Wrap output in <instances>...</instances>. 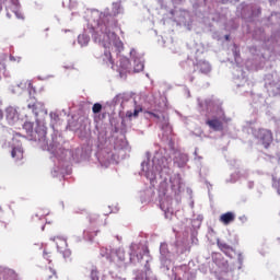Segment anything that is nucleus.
<instances>
[{
  "label": "nucleus",
  "mask_w": 280,
  "mask_h": 280,
  "mask_svg": "<svg viewBox=\"0 0 280 280\" xmlns=\"http://www.w3.org/2000/svg\"><path fill=\"white\" fill-rule=\"evenodd\" d=\"M225 40H229V35L225 36Z\"/></svg>",
  "instance_id": "c756f323"
},
{
  "label": "nucleus",
  "mask_w": 280,
  "mask_h": 280,
  "mask_svg": "<svg viewBox=\"0 0 280 280\" xmlns=\"http://www.w3.org/2000/svg\"><path fill=\"white\" fill-rule=\"evenodd\" d=\"M23 128H24V130H26V132H33L34 122L26 121V122H24Z\"/></svg>",
  "instance_id": "2eb2a0df"
},
{
  "label": "nucleus",
  "mask_w": 280,
  "mask_h": 280,
  "mask_svg": "<svg viewBox=\"0 0 280 280\" xmlns=\"http://www.w3.org/2000/svg\"><path fill=\"white\" fill-rule=\"evenodd\" d=\"M206 124L211 128V130H214V132H221V130H224V124H222V120L218 119V117L208 119Z\"/></svg>",
  "instance_id": "7ed1b4c3"
},
{
  "label": "nucleus",
  "mask_w": 280,
  "mask_h": 280,
  "mask_svg": "<svg viewBox=\"0 0 280 280\" xmlns=\"http://www.w3.org/2000/svg\"><path fill=\"white\" fill-rule=\"evenodd\" d=\"M256 137L261 141L265 148H270V143H272V131L268 129H258Z\"/></svg>",
  "instance_id": "f257e3e1"
},
{
  "label": "nucleus",
  "mask_w": 280,
  "mask_h": 280,
  "mask_svg": "<svg viewBox=\"0 0 280 280\" xmlns=\"http://www.w3.org/2000/svg\"><path fill=\"white\" fill-rule=\"evenodd\" d=\"M92 112L94 115H97V113H102V104L95 103L92 107Z\"/></svg>",
  "instance_id": "dca6fc26"
},
{
  "label": "nucleus",
  "mask_w": 280,
  "mask_h": 280,
  "mask_svg": "<svg viewBox=\"0 0 280 280\" xmlns=\"http://www.w3.org/2000/svg\"><path fill=\"white\" fill-rule=\"evenodd\" d=\"M272 187L277 190L278 196H280V177H272Z\"/></svg>",
  "instance_id": "f8f14e48"
},
{
  "label": "nucleus",
  "mask_w": 280,
  "mask_h": 280,
  "mask_svg": "<svg viewBox=\"0 0 280 280\" xmlns=\"http://www.w3.org/2000/svg\"><path fill=\"white\" fill-rule=\"evenodd\" d=\"M149 115H152V117H155L156 119H159V115L152 113V112H149Z\"/></svg>",
  "instance_id": "393cba45"
},
{
  "label": "nucleus",
  "mask_w": 280,
  "mask_h": 280,
  "mask_svg": "<svg viewBox=\"0 0 280 280\" xmlns=\"http://www.w3.org/2000/svg\"><path fill=\"white\" fill-rule=\"evenodd\" d=\"M39 104L40 103H38V102L28 103L27 107L31 108L33 112H36Z\"/></svg>",
  "instance_id": "f3484780"
},
{
  "label": "nucleus",
  "mask_w": 280,
  "mask_h": 280,
  "mask_svg": "<svg viewBox=\"0 0 280 280\" xmlns=\"http://www.w3.org/2000/svg\"><path fill=\"white\" fill-rule=\"evenodd\" d=\"M44 257L47 259V261H49V264H51V253L44 250Z\"/></svg>",
  "instance_id": "aec40b11"
},
{
  "label": "nucleus",
  "mask_w": 280,
  "mask_h": 280,
  "mask_svg": "<svg viewBox=\"0 0 280 280\" xmlns=\"http://www.w3.org/2000/svg\"><path fill=\"white\" fill-rule=\"evenodd\" d=\"M141 110H143V108H137L132 112H127L126 113V117H128L129 119H132V117H139V114L141 113Z\"/></svg>",
  "instance_id": "9b49d317"
},
{
  "label": "nucleus",
  "mask_w": 280,
  "mask_h": 280,
  "mask_svg": "<svg viewBox=\"0 0 280 280\" xmlns=\"http://www.w3.org/2000/svg\"><path fill=\"white\" fill-rule=\"evenodd\" d=\"M18 86H20L21 89H25L27 86V89H30L31 91L32 89H34V84L32 83V81H22Z\"/></svg>",
  "instance_id": "4468645a"
},
{
  "label": "nucleus",
  "mask_w": 280,
  "mask_h": 280,
  "mask_svg": "<svg viewBox=\"0 0 280 280\" xmlns=\"http://www.w3.org/2000/svg\"><path fill=\"white\" fill-rule=\"evenodd\" d=\"M7 119H9V121H14V119H16V109L10 107L7 109Z\"/></svg>",
  "instance_id": "9d476101"
},
{
  "label": "nucleus",
  "mask_w": 280,
  "mask_h": 280,
  "mask_svg": "<svg viewBox=\"0 0 280 280\" xmlns=\"http://www.w3.org/2000/svg\"><path fill=\"white\" fill-rule=\"evenodd\" d=\"M122 63L126 65L125 69H128V67L130 66V60L129 59H124Z\"/></svg>",
  "instance_id": "5701e85b"
},
{
  "label": "nucleus",
  "mask_w": 280,
  "mask_h": 280,
  "mask_svg": "<svg viewBox=\"0 0 280 280\" xmlns=\"http://www.w3.org/2000/svg\"><path fill=\"white\" fill-rule=\"evenodd\" d=\"M0 117L2 118V117H3V114H0Z\"/></svg>",
  "instance_id": "2f4dec72"
},
{
  "label": "nucleus",
  "mask_w": 280,
  "mask_h": 280,
  "mask_svg": "<svg viewBox=\"0 0 280 280\" xmlns=\"http://www.w3.org/2000/svg\"><path fill=\"white\" fill-rule=\"evenodd\" d=\"M147 272H149V273H150V268H148V269H147Z\"/></svg>",
  "instance_id": "7c9ffc66"
},
{
  "label": "nucleus",
  "mask_w": 280,
  "mask_h": 280,
  "mask_svg": "<svg viewBox=\"0 0 280 280\" xmlns=\"http://www.w3.org/2000/svg\"><path fill=\"white\" fill-rule=\"evenodd\" d=\"M1 69H3V65L0 63V71H1Z\"/></svg>",
  "instance_id": "cd10ccee"
},
{
  "label": "nucleus",
  "mask_w": 280,
  "mask_h": 280,
  "mask_svg": "<svg viewBox=\"0 0 280 280\" xmlns=\"http://www.w3.org/2000/svg\"><path fill=\"white\" fill-rule=\"evenodd\" d=\"M52 242H56V240H59V242H62V244H67L66 241L61 240L60 237H52L50 238Z\"/></svg>",
  "instance_id": "b1692460"
},
{
  "label": "nucleus",
  "mask_w": 280,
  "mask_h": 280,
  "mask_svg": "<svg viewBox=\"0 0 280 280\" xmlns=\"http://www.w3.org/2000/svg\"><path fill=\"white\" fill-rule=\"evenodd\" d=\"M147 280H156L155 278H145Z\"/></svg>",
  "instance_id": "bb28decb"
},
{
  "label": "nucleus",
  "mask_w": 280,
  "mask_h": 280,
  "mask_svg": "<svg viewBox=\"0 0 280 280\" xmlns=\"http://www.w3.org/2000/svg\"><path fill=\"white\" fill-rule=\"evenodd\" d=\"M3 215V209L0 208V218Z\"/></svg>",
  "instance_id": "a878e982"
},
{
  "label": "nucleus",
  "mask_w": 280,
  "mask_h": 280,
  "mask_svg": "<svg viewBox=\"0 0 280 280\" xmlns=\"http://www.w3.org/2000/svg\"><path fill=\"white\" fill-rule=\"evenodd\" d=\"M5 229H8V223L0 222V231H5Z\"/></svg>",
  "instance_id": "412c9836"
},
{
  "label": "nucleus",
  "mask_w": 280,
  "mask_h": 280,
  "mask_svg": "<svg viewBox=\"0 0 280 280\" xmlns=\"http://www.w3.org/2000/svg\"><path fill=\"white\" fill-rule=\"evenodd\" d=\"M42 275L43 277L46 279V280H50V279H58V276L56 275V269L51 268V267H48L46 269H44L42 271Z\"/></svg>",
  "instance_id": "423d86ee"
},
{
  "label": "nucleus",
  "mask_w": 280,
  "mask_h": 280,
  "mask_svg": "<svg viewBox=\"0 0 280 280\" xmlns=\"http://www.w3.org/2000/svg\"><path fill=\"white\" fill-rule=\"evenodd\" d=\"M10 60L11 62H21L22 58L19 56L11 55Z\"/></svg>",
  "instance_id": "a211bd4d"
},
{
  "label": "nucleus",
  "mask_w": 280,
  "mask_h": 280,
  "mask_svg": "<svg viewBox=\"0 0 280 280\" xmlns=\"http://www.w3.org/2000/svg\"><path fill=\"white\" fill-rule=\"evenodd\" d=\"M113 36H115V33H110L106 31L105 33H102L101 35H98V37H96L95 40H98V43L105 49H108V47H110V40H113Z\"/></svg>",
  "instance_id": "f03ea898"
},
{
  "label": "nucleus",
  "mask_w": 280,
  "mask_h": 280,
  "mask_svg": "<svg viewBox=\"0 0 280 280\" xmlns=\"http://www.w3.org/2000/svg\"><path fill=\"white\" fill-rule=\"evenodd\" d=\"M144 67L145 66L143 65V61H141L139 59H135V66H133L135 73H141V71H143Z\"/></svg>",
  "instance_id": "1a4fd4ad"
},
{
  "label": "nucleus",
  "mask_w": 280,
  "mask_h": 280,
  "mask_svg": "<svg viewBox=\"0 0 280 280\" xmlns=\"http://www.w3.org/2000/svg\"><path fill=\"white\" fill-rule=\"evenodd\" d=\"M200 73L207 75V73H211V65L207 61H201L198 63Z\"/></svg>",
  "instance_id": "0eeeda50"
},
{
  "label": "nucleus",
  "mask_w": 280,
  "mask_h": 280,
  "mask_svg": "<svg viewBox=\"0 0 280 280\" xmlns=\"http://www.w3.org/2000/svg\"><path fill=\"white\" fill-rule=\"evenodd\" d=\"M80 38H84V35H82V36H79V40H80Z\"/></svg>",
  "instance_id": "c85d7f7f"
},
{
  "label": "nucleus",
  "mask_w": 280,
  "mask_h": 280,
  "mask_svg": "<svg viewBox=\"0 0 280 280\" xmlns=\"http://www.w3.org/2000/svg\"><path fill=\"white\" fill-rule=\"evenodd\" d=\"M104 56H105L107 62H109V65H112V68L115 67V61L113 60V55L110 54V51L105 50Z\"/></svg>",
  "instance_id": "ddd939ff"
},
{
  "label": "nucleus",
  "mask_w": 280,
  "mask_h": 280,
  "mask_svg": "<svg viewBox=\"0 0 280 280\" xmlns=\"http://www.w3.org/2000/svg\"><path fill=\"white\" fill-rule=\"evenodd\" d=\"M91 279L92 280H100V276L97 273V270H92L91 272Z\"/></svg>",
  "instance_id": "6ab92c4d"
},
{
  "label": "nucleus",
  "mask_w": 280,
  "mask_h": 280,
  "mask_svg": "<svg viewBox=\"0 0 280 280\" xmlns=\"http://www.w3.org/2000/svg\"><path fill=\"white\" fill-rule=\"evenodd\" d=\"M11 156L16 161H21V159H23V151L19 148H13L11 152Z\"/></svg>",
  "instance_id": "6e6552de"
},
{
  "label": "nucleus",
  "mask_w": 280,
  "mask_h": 280,
  "mask_svg": "<svg viewBox=\"0 0 280 280\" xmlns=\"http://www.w3.org/2000/svg\"><path fill=\"white\" fill-rule=\"evenodd\" d=\"M217 246H218V248H219L222 253H224V255H226L228 257H231V253H234L233 247H231V245H229V244H226V243H224V242L218 241V242H217Z\"/></svg>",
  "instance_id": "39448f33"
},
{
  "label": "nucleus",
  "mask_w": 280,
  "mask_h": 280,
  "mask_svg": "<svg viewBox=\"0 0 280 280\" xmlns=\"http://www.w3.org/2000/svg\"><path fill=\"white\" fill-rule=\"evenodd\" d=\"M219 222L224 224V226H229V224L235 222V213L234 212H225L220 215Z\"/></svg>",
  "instance_id": "20e7f679"
},
{
  "label": "nucleus",
  "mask_w": 280,
  "mask_h": 280,
  "mask_svg": "<svg viewBox=\"0 0 280 280\" xmlns=\"http://www.w3.org/2000/svg\"><path fill=\"white\" fill-rule=\"evenodd\" d=\"M116 47H118V49H124V43H121V40L117 42L116 44Z\"/></svg>",
  "instance_id": "4be33fe9"
}]
</instances>
